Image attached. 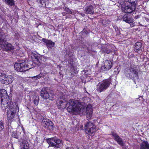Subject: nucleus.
Returning a JSON list of instances; mask_svg holds the SVG:
<instances>
[{"label": "nucleus", "mask_w": 149, "mask_h": 149, "mask_svg": "<svg viewBox=\"0 0 149 149\" xmlns=\"http://www.w3.org/2000/svg\"><path fill=\"white\" fill-rule=\"evenodd\" d=\"M61 96L60 98L63 100H60L57 101V104L59 109H63L67 107V110L69 113H71L73 112H77L78 113H83L85 111V108L83 105V103L79 100H70L67 103L65 100L64 95H63L62 93H61Z\"/></svg>", "instance_id": "1"}, {"label": "nucleus", "mask_w": 149, "mask_h": 149, "mask_svg": "<svg viewBox=\"0 0 149 149\" xmlns=\"http://www.w3.org/2000/svg\"><path fill=\"white\" fill-rule=\"evenodd\" d=\"M31 63H32V62H30L28 64H26L24 62L16 63L14 65V68L15 70L18 72L26 71L32 68L30 67Z\"/></svg>", "instance_id": "2"}, {"label": "nucleus", "mask_w": 149, "mask_h": 149, "mask_svg": "<svg viewBox=\"0 0 149 149\" xmlns=\"http://www.w3.org/2000/svg\"><path fill=\"white\" fill-rule=\"evenodd\" d=\"M111 83V80L108 79L103 80L97 85V90L100 93L104 91L109 87Z\"/></svg>", "instance_id": "3"}, {"label": "nucleus", "mask_w": 149, "mask_h": 149, "mask_svg": "<svg viewBox=\"0 0 149 149\" xmlns=\"http://www.w3.org/2000/svg\"><path fill=\"white\" fill-rule=\"evenodd\" d=\"M40 95L45 100H53L54 95L49 92V89L47 87H44L40 92Z\"/></svg>", "instance_id": "4"}, {"label": "nucleus", "mask_w": 149, "mask_h": 149, "mask_svg": "<svg viewBox=\"0 0 149 149\" xmlns=\"http://www.w3.org/2000/svg\"><path fill=\"white\" fill-rule=\"evenodd\" d=\"M40 121L44 127L47 130H52L53 128V123L49 119H47L46 118L42 116L40 119Z\"/></svg>", "instance_id": "5"}, {"label": "nucleus", "mask_w": 149, "mask_h": 149, "mask_svg": "<svg viewBox=\"0 0 149 149\" xmlns=\"http://www.w3.org/2000/svg\"><path fill=\"white\" fill-rule=\"evenodd\" d=\"M84 129L86 133L92 135L96 131L95 126L91 122H88L85 125Z\"/></svg>", "instance_id": "6"}, {"label": "nucleus", "mask_w": 149, "mask_h": 149, "mask_svg": "<svg viewBox=\"0 0 149 149\" xmlns=\"http://www.w3.org/2000/svg\"><path fill=\"white\" fill-rule=\"evenodd\" d=\"M136 8V4L135 3L129 2L128 5L125 6L124 10L125 13H130L135 10Z\"/></svg>", "instance_id": "7"}, {"label": "nucleus", "mask_w": 149, "mask_h": 149, "mask_svg": "<svg viewBox=\"0 0 149 149\" xmlns=\"http://www.w3.org/2000/svg\"><path fill=\"white\" fill-rule=\"evenodd\" d=\"M9 100L7 99L5 102H3L2 105H1V106L3 108V107L5 109L7 108L11 109H16V108H14V106L13 103L12 102L10 101L9 102Z\"/></svg>", "instance_id": "8"}, {"label": "nucleus", "mask_w": 149, "mask_h": 149, "mask_svg": "<svg viewBox=\"0 0 149 149\" xmlns=\"http://www.w3.org/2000/svg\"><path fill=\"white\" fill-rule=\"evenodd\" d=\"M112 66V63L109 60H106L104 62V65L102 66L101 68L104 70H110Z\"/></svg>", "instance_id": "9"}, {"label": "nucleus", "mask_w": 149, "mask_h": 149, "mask_svg": "<svg viewBox=\"0 0 149 149\" xmlns=\"http://www.w3.org/2000/svg\"><path fill=\"white\" fill-rule=\"evenodd\" d=\"M142 45L141 42H138L136 43L134 45V50L138 53H140L142 51Z\"/></svg>", "instance_id": "10"}, {"label": "nucleus", "mask_w": 149, "mask_h": 149, "mask_svg": "<svg viewBox=\"0 0 149 149\" xmlns=\"http://www.w3.org/2000/svg\"><path fill=\"white\" fill-rule=\"evenodd\" d=\"M112 135L114 138V140L119 145L122 146H123L124 143L122 139L118 135L114 132H112Z\"/></svg>", "instance_id": "11"}, {"label": "nucleus", "mask_w": 149, "mask_h": 149, "mask_svg": "<svg viewBox=\"0 0 149 149\" xmlns=\"http://www.w3.org/2000/svg\"><path fill=\"white\" fill-rule=\"evenodd\" d=\"M7 93L6 90L2 89L0 90V97H1V105H2L3 102H5L6 100L5 99L7 97Z\"/></svg>", "instance_id": "12"}, {"label": "nucleus", "mask_w": 149, "mask_h": 149, "mask_svg": "<svg viewBox=\"0 0 149 149\" xmlns=\"http://www.w3.org/2000/svg\"><path fill=\"white\" fill-rule=\"evenodd\" d=\"M135 67H133L132 68V72L130 73V75L132 76V78H128L133 79L134 81L135 80H138V73L137 72L136 70L135 69Z\"/></svg>", "instance_id": "13"}, {"label": "nucleus", "mask_w": 149, "mask_h": 149, "mask_svg": "<svg viewBox=\"0 0 149 149\" xmlns=\"http://www.w3.org/2000/svg\"><path fill=\"white\" fill-rule=\"evenodd\" d=\"M86 113L87 117H88L89 119L90 118L93 113L92 106L91 104H88L86 108Z\"/></svg>", "instance_id": "14"}, {"label": "nucleus", "mask_w": 149, "mask_h": 149, "mask_svg": "<svg viewBox=\"0 0 149 149\" xmlns=\"http://www.w3.org/2000/svg\"><path fill=\"white\" fill-rule=\"evenodd\" d=\"M94 8L92 5L87 6L84 8V12L86 14H93L94 13Z\"/></svg>", "instance_id": "15"}, {"label": "nucleus", "mask_w": 149, "mask_h": 149, "mask_svg": "<svg viewBox=\"0 0 149 149\" xmlns=\"http://www.w3.org/2000/svg\"><path fill=\"white\" fill-rule=\"evenodd\" d=\"M42 41L46 44V46L48 48H52L54 46V43L50 40H48L45 38H43Z\"/></svg>", "instance_id": "16"}, {"label": "nucleus", "mask_w": 149, "mask_h": 149, "mask_svg": "<svg viewBox=\"0 0 149 149\" xmlns=\"http://www.w3.org/2000/svg\"><path fill=\"white\" fill-rule=\"evenodd\" d=\"M16 113L15 110V109H11L8 110L7 116L9 119H13Z\"/></svg>", "instance_id": "17"}, {"label": "nucleus", "mask_w": 149, "mask_h": 149, "mask_svg": "<svg viewBox=\"0 0 149 149\" xmlns=\"http://www.w3.org/2000/svg\"><path fill=\"white\" fill-rule=\"evenodd\" d=\"M56 137L46 139L45 140L48 144L51 146L52 147L53 145H55L56 143Z\"/></svg>", "instance_id": "18"}, {"label": "nucleus", "mask_w": 149, "mask_h": 149, "mask_svg": "<svg viewBox=\"0 0 149 149\" xmlns=\"http://www.w3.org/2000/svg\"><path fill=\"white\" fill-rule=\"evenodd\" d=\"M39 6L41 7H48L49 3L48 0H39Z\"/></svg>", "instance_id": "19"}, {"label": "nucleus", "mask_w": 149, "mask_h": 149, "mask_svg": "<svg viewBox=\"0 0 149 149\" xmlns=\"http://www.w3.org/2000/svg\"><path fill=\"white\" fill-rule=\"evenodd\" d=\"M61 141L58 139L56 138L55 145H53L52 147L55 148H59L62 144Z\"/></svg>", "instance_id": "20"}, {"label": "nucleus", "mask_w": 149, "mask_h": 149, "mask_svg": "<svg viewBox=\"0 0 149 149\" xmlns=\"http://www.w3.org/2000/svg\"><path fill=\"white\" fill-rule=\"evenodd\" d=\"M21 149H28L29 144L27 141L23 140L20 143Z\"/></svg>", "instance_id": "21"}, {"label": "nucleus", "mask_w": 149, "mask_h": 149, "mask_svg": "<svg viewBox=\"0 0 149 149\" xmlns=\"http://www.w3.org/2000/svg\"><path fill=\"white\" fill-rule=\"evenodd\" d=\"M141 149H149V144L147 141H143L140 144Z\"/></svg>", "instance_id": "22"}, {"label": "nucleus", "mask_w": 149, "mask_h": 149, "mask_svg": "<svg viewBox=\"0 0 149 149\" xmlns=\"http://www.w3.org/2000/svg\"><path fill=\"white\" fill-rule=\"evenodd\" d=\"M123 19L124 21L128 23H131L132 22V19L128 18V15L127 14H125L123 16Z\"/></svg>", "instance_id": "23"}, {"label": "nucleus", "mask_w": 149, "mask_h": 149, "mask_svg": "<svg viewBox=\"0 0 149 149\" xmlns=\"http://www.w3.org/2000/svg\"><path fill=\"white\" fill-rule=\"evenodd\" d=\"M132 68L131 67V68H127L126 69L125 72V74L127 78H132V76L130 75V73L132 72Z\"/></svg>", "instance_id": "24"}, {"label": "nucleus", "mask_w": 149, "mask_h": 149, "mask_svg": "<svg viewBox=\"0 0 149 149\" xmlns=\"http://www.w3.org/2000/svg\"><path fill=\"white\" fill-rule=\"evenodd\" d=\"M5 3L10 6H13L15 5L14 0H3Z\"/></svg>", "instance_id": "25"}, {"label": "nucleus", "mask_w": 149, "mask_h": 149, "mask_svg": "<svg viewBox=\"0 0 149 149\" xmlns=\"http://www.w3.org/2000/svg\"><path fill=\"white\" fill-rule=\"evenodd\" d=\"M6 75L2 74L1 76L0 77V82L2 83L5 84V80L6 79Z\"/></svg>", "instance_id": "26"}, {"label": "nucleus", "mask_w": 149, "mask_h": 149, "mask_svg": "<svg viewBox=\"0 0 149 149\" xmlns=\"http://www.w3.org/2000/svg\"><path fill=\"white\" fill-rule=\"evenodd\" d=\"M7 77H8V79L7 81L8 82V84L12 83L14 79L13 76L11 75H8L7 76Z\"/></svg>", "instance_id": "27"}, {"label": "nucleus", "mask_w": 149, "mask_h": 149, "mask_svg": "<svg viewBox=\"0 0 149 149\" xmlns=\"http://www.w3.org/2000/svg\"><path fill=\"white\" fill-rule=\"evenodd\" d=\"M103 51L104 52L106 53L107 54L110 53L111 52V51L110 49L107 48L104 49Z\"/></svg>", "instance_id": "28"}, {"label": "nucleus", "mask_w": 149, "mask_h": 149, "mask_svg": "<svg viewBox=\"0 0 149 149\" xmlns=\"http://www.w3.org/2000/svg\"><path fill=\"white\" fill-rule=\"evenodd\" d=\"M4 128L3 123L1 121H0V131H1Z\"/></svg>", "instance_id": "29"}, {"label": "nucleus", "mask_w": 149, "mask_h": 149, "mask_svg": "<svg viewBox=\"0 0 149 149\" xmlns=\"http://www.w3.org/2000/svg\"><path fill=\"white\" fill-rule=\"evenodd\" d=\"M31 57L33 58V59H36V61L37 60V55L36 54L33 53L32 54V56H31Z\"/></svg>", "instance_id": "30"}, {"label": "nucleus", "mask_w": 149, "mask_h": 149, "mask_svg": "<svg viewBox=\"0 0 149 149\" xmlns=\"http://www.w3.org/2000/svg\"><path fill=\"white\" fill-rule=\"evenodd\" d=\"M65 10L69 14H72V12L68 8H65Z\"/></svg>", "instance_id": "31"}, {"label": "nucleus", "mask_w": 149, "mask_h": 149, "mask_svg": "<svg viewBox=\"0 0 149 149\" xmlns=\"http://www.w3.org/2000/svg\"><path fill=\"white\" fill-rule=\"evenodd\" d=\"M12 136L13 137L15 138H18V136L17 135L16 132H13L12 134Z\"/></svg>", "instance_id": "32"}, {"label": "nucleus", "mask_w": 149, "mask_h": 149, "mask_svg": "<svg viewBox=\"0 0 149 149\" xmlns=\"http://www.w3.org/2000/svg\"><path fill=\"white\" fill-rule=\"evenodd\" d=\"M132 22L131 23H130L129 24H130L131 26L133 27L134 26V24L133 23V20L132 19Z\"/></svg>", "instance_id": "33"}, {"label": "nucleus", "mask_w": 149, "mask_h": 149, "mask_svg": "<svg viewBox=\"0 0 149 149\" xmlns=\"http://www.w3.org/2000/svg\"><path fill=\"white\" fill-rule=\"evenodd\" d=\"M146 24L147 25H149V19H148L146 18Z\"/></svg>", "instance_id": "34"}, {"label": "nucleus", "mask_w": 149, "mask_h": 149, "mask_svg": "<svg viewBox=\"0 0 149 149\" xmlns=\"http://www.w3.org/2000/svg\"><path fill=\"white\" fill-rule=\"evenodd\" d=\"M8 77H7V76H6V79H5V84H8V82L7 80H8Z\"/></svg>", "instance_id": "35"}, {"label": "nucleus", "mask_w": 149, "mask_h": 149, "mask_svg": "<svg viewBox=\"0 0 149 149\" xmlns=\"http://www.w3.org/2000/svg\"><path fill=\"white\" fill-rule=\"evenodd\" d=\"M31 78L33 79H36L37 78V76H35L32 77Z\"/></svg>", "instance_id": "36"}, {"label": "nucleus", "mask_w": 149, "mask_h": 149, "mask_svg": "<svg viewBox=\"0 0 149 149\" xmlns=\"http://www.w3.org/2000/svg\"><path fill=\"white\" fill-rule=\"evenodd\" d=\"M140 17V16L139 15H137V16H135L134 17V18L135 19H137V18H139Z\"/></svg>", "instance_id": "37"}, {"label": "nucleus", "mask_w": 149, "mask_h": 149, "mask_svg": "<svg viewBox=\"0 0 149 149\" xmlns=\"http://www.w3.org/2000/svg\"><path fill=\"white\" fill-rule=\"evenodd\" d=\"M41 74H39V75H38V78H40L41 77Z\"/></svg>", "instance_id": "38"}, {"label": "nucleus", "mask_w": 149, "mask_h": 149, "mask_svg": "<svg viewBox=\"0 0 149 149\" xmlns=\"http://www.w3.org/2000/svg\"><path fill=\"white\" fill-rule=\"evenodd\" d=\"M34 104H37V101L36 100H34Z\"/></svg>", "instance_id": "39"}, {"label": "nucleus", "mask_w": 149, "mask_h": 149, "mask_svg": "<svg viewBox=\"0 0 149 149\" xmlns=\"http://www.w3.org/2000/svg\"><path fill=\"white\" fill-rule=\"evenodd\" d=\"M139 26H143V25L142 24H140L139 23Z\"/></svg>", "instance_id": "40"}, {"label": "nucleus", "mask_w": 149, "mask_h": 149, "mask_svg": "<svg viewBox=\"0 0 149 149\" xmlns=\"http://www.w3.org/2000/svg\"><path fill=\"white\" fill-rule=\"evenodd\" d=\"M85 33H86V34H87L88 33V31H86Z\"/></svg>", "instance_id": "41"}, {"label": "nucleus", "mask_w": 149, "mask_h": 149, "mask_svg": "<svg viewBox=\"0 0 149 149\" xmlns=\"http://www.w3.org/2000/svg\"><path fill=\"white\" fill-rule=\"evenodd\" d=\"M2 74V73H0V77H1V76Z\"/></svg>", "instance_id": "42"}, {"label": "nucleus", "mask_w": 149, "mask_h": 149, "mask_svg": "<svg viewBox=\"0 0 149 149\" xmlns=\"http://www.w3.org/2000/svg\"><path fill=\"white\" fill-rule=\"evenodd\" d=\"M66 149H70V148H68Z\"/></svg>", "instance_id": "43"}, {"label": "nucleus", "mask_w": 149, "mask_h": 149, "mask_svg": "<svg viewBox=\"0 0 149 149\" xmlns=\"http://www.w3.org/2000/svg\"><path fill=\"white\" fill-rule=\"evenodd\" d=\"M81 127H83V125H82V126Z\"/></svg>", "instance_id": "44"}, {"label": "nucleus", "mask_w": 149, "mask_h": 149, "mask_svg": "<svg viewBox=\"0 0 149 149\" xmlns=\"http://www.w3.org/2000/svg\"><path fill=\"white\" fill-rule=\"evenodd\" d=\"M35 121H36V122L37 121L36 120H35Z\"/></svg>", "instance_id": "45"}, {"label": "nucleus", "mask_w": 149, "mask_h": 149, "mask_svg": "<svg viewBox=\"0 0 149 149\" xmlns=\"http://www.w3.org/2000/svg\"><path fill=\"white\" fill-rule=\"evenodd\" d=\"M85 32V31H84L83 32V33H84V32Z\"/></svg>", "instance_id": "46"}]
</instances>
